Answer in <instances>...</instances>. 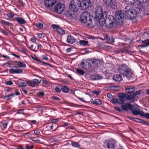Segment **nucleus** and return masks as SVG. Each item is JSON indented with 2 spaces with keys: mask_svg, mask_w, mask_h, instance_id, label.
Masks as SVG:
<instances>
[{
  "mask_svg": "<svg viewBox=\"0 0 149 149\" xmlns=\"http://www.w3.org/2000/svg\"><path fill=\"white\" fill-rule=\"evenodd\" d=\"M142 6L141 5L135 4L133 10L130 8L129 6H126L125 9V15L127 18L130 19H134L137 15L141 11Z\"/></svg>",
  "mask_w": 149,
  "mask_h": 149,
  "instance_id": "nucleus-1",
  "label": "nucleus"
},
{
  "mask_svg": "<svg viewBox=\"0 0 149 149\" xmlns=\"http://www.w3.org/2000/svg\"><path fill=\"white\" fill-rule=\"evenodd\" d=\"M102 9L100 7H98L95 11V19L99 21V23L101 26H103L106 24L105 19L104 17L106 16L107 12L105 11L102 13Z\"/></svg>",
  "mask_w": 149,
  "mask_h": 149,
  "instance_id": "nucleus-2",
  "label": "nucleus"
},
{
  "mask_svg": "<svg viewBox=\"0 0 149 149\" xmlns=\"http://www.w3.org/2000/svg\"><path fill=\"white\" fill-rule=\"evenodd\" d=\"M83 1L81 3L80 0H72L70 3L69 8L70 11L68 13V15L71 16L72 13V12H77L80 8L81 10H83L82 6L84 4Z\"/></svg>",
  "mask_w": 149,
  "mask_h": 149,
  "instance_id": "nucleus-3",
  "label": "nucleus"
},
{
  "mask_svg": "<svg viewBox=\"0 0 149 149\" xmlns=\"http://www.w3.org/2000/svg\"><path fill=\"white\" fill-rule=\"evenodd\" d=\"M118 72L123 76L127 78L132 77L133 72L131 69L125 64H123L120 65L118 68Z\"/></svg>",
  "mask_w": 149,
  "mask_h": 149,
  "instance_id": "nucleus-4",
  "label": "nucleus"
},
{
  "mask_svg": "<svg viewBox=\"0 0 149 149\" xmlns=\"http://www.w3.org/2000/svg\"><path fill=\"white\" fill-rule=\"evenodd\" d=\"M92 18L90 13L88 11H84V24H85L84 26L88 28H93Z\"/></svg>",
  "mask_w": 149,
  "mask_h": 149,
  "instance_id": "nucleus-5",
  "label": "nucleus"
},
{
  "mask_svg": "<svg viewBox=\"0 0 149 149\" xmlns=\"http://www.w3.org/2000/svg\"><path fill=\"white\" fill-rule=\"evenodd\" d=\"M125 89L126 99L130 100V99H132L133 97L132 95L136 90L135 87L133 86H128L125 87Z\"/></svg>",
  "mask_w": 149,
  "mask_h": 149,
  "instance_id": "nucleus-6",
  "label": "nucleus"
},
{
  "mask_svg": "<svg viewBox=\"0 0 149 149\" xmlns=\"http://www.w3.org/2000/svg\"><path fill=\"white\" fill-rule=\"evenodd\" d=\"M124 14L121 10H118L115 13V19L116 22L119 24H122L123 22V18Z\"/></svg>",
  "mask_w": 149,
  "mask_h": 149,
  "instance_id": "nucleus-7",
  "label": "nucleus"
},
{
  "mask_svg": "<svg viewBox=\"0 0 149 149\" xmlns=\"http://www.w3.org/2000/svg\"><path fill=\"white\" fill-rule=\"evenodd\" d=\"M107 14L106 17H104L106 21V24L105 25L107 27L109 28H111L113 26L114 18L113 16L111 15L107 16Z\"/></svg>",
  "mask_w": 149,
  "mask_h": 149,
  "instance_id": "nucleus-8",
  "label": "nucleus"
},
{
  "mask_svg": "<svg viewBox=\"0 0 149 149\" xmlns=\"http://www.w3.org/2000/svg\"><path fill=\"white\" fill-rule=\"evenodd\" d=\"M116 144L114 140L110 139L105 141L104 146L106 149H113L115 148Z\"/></svg>",
  "mask_w": 149,
  "mask_h": 149,
  "instance_id": "nucleus-9",
  "label": "nucleus"
},
{
  "mask_svg": "<svg viewBox=\"0 0 149 149\" xmlns=\"http://www.w3.org/2000/svg\"><path fill=\"white\" fill-rule=\"evenodd\" d=\"M65 5L64 4L59 3L55 7V10L58 13L61 14L64 11Z\"/></svg>",
  "mask_w": 149,
  "mask_h": 149,
  "instance_id": "nucleus-10",
  "label": "nucleus"
},
{
  "mask_svg": "<svg viewBox=\"0 0 149 149\" xmlns=\"http://www.w3.org/2000/svg\"><path fill=\"white\" fill-rule=\"evenodd\" d=\"M52 27L53 28L54 31H56L59 34L61 35L65 34V31L62 28L58 26L57 25L53 24L52 25Z\"/></svg>",
  "mask_w": 149,
  "mask_h": 149,
  "instance_id": "nucleus-11",
  "label": "nucleus"
},
{
  "mask_svg": "<svg viewBox=\"0 0 149 149\" xmlns=\"http://www.w3.org/2000/svg\"><path fill=\"white\" fill-rule=\"evenodd\" d=\"M40 80H38L36 79H34L32 81H29L27 82V84L30 86H35L36 85L41 82Z\"/></svg>",
  "mask_w": 149,
  "mask_h": 149,
  "instance_id": "nucleus-12",
  "label": "nucleus"
},
{
  "mask_svg": "<svg viewBox=\"0 0 149 149\" xmlns=\"http://www.w3.org/2000/svg\"><path fill=\"white\" fill-rule=\"evenodd\" d=\"M118 96L119 97V100L118 104H122L124 102L125 99L126 97V95L124 93H119Z\"/></svg>",
  "mask_w": 149,
  "mask_h": 149,
  "instance_id": "nucleus-13",
  "label": "nucleus"
},
{
  "mask_svg": "<svg viewBox=\"0 0 149 149\" xmlns=\"http://www.w3.org/2000/svg\"><path fill=\"white\" fill-rule=\"evenodd\" d=\"M121 106L123 110L126 111H128V109L130 110H131L133 107L132 105L129 103L124 104H122Z\"/></svg>",
  "mask_w": 149,
  "mask_h": 149,
  "instance_id": "nucleus-14",
  "label": "nucleus"
},
{
  "mask_svg": "<svg viewBox=\"0 0 149 149\" xmlns=\"http://www.w3.org/2000/svg\"><path fill=\"white\" fill-rule=\"evenodd\" d=\"M56 0H45V4L47 7L52 6L56 2Z\"/></svg>",
  "mask_w": 149,
  "mask_h": 149,
  "instance_id": "nucleus-15",
  "label": "nucleus"
},
{
  "mask_svg": "<svg viewBox=\"0 0 149 149\" xmlns=\"http://www.w3.org/2000/svg\"><path fill=\"white\" fill-rule=\"evenodd\" d=\"M130 110H131L132 113L135 115H139L142 116H144V112L141 110H136L133 109H132Z\"/></svg>",
  "mask_w": 149,
  "mask_h": 149,
  "instance_id": "nucleus-16",
  "label": "nucleus"
},
{
  "mask_svg": "<svg viewBox=\"0 0 149 149\" xmlns=\"http://www.w3.org/2000/svg\"><path fill=\"white\" fill-rule=\"evenodd\" d=\"M103 2L105 3L106 6H110L111 7L115 6L116 4V3L113 1L112 0H103Z\"/></svg>",
  "mask_w": 149,
  "mask_h": 149,
  "instance_id": "nucleus-17",
  "label": "nucleus"
},
{
  "mask_svg": "<svg viewBox=\"0 0 149 149\" xmlns=\"http://www.w3.org/2000/svg\"><path fill=\"white\" fill-rule=\"evenodd\" d=\"M90 78L91 80H93L100 79L102 78V76L99 74H97L91 75H90Z\"/></svg>",
  "mask_w": 149,
  "mask_h": 149,
  "instance_id": "nucleus-18",
  "label": "nucleus"
},
{
  "mask_svg": "<svg viewBox=\"0 0 149 149\" xmlns=\"http://www.w3.org/2000/svg\"><path fill=\"white\" fill-rule=\"evenodd\" d=\"M128 117L130 119L134 121L141 123L143 124H145L146 123L145 122V121L144 120H143L140 119H138L136 118L132 117L130 116H128Z\"/></svg>",
  "mask_w": 149,
  "mask_h": 149,
  "instance_id": "nucleus-19",
  "label": "nucleus"
},
{
  "mask_svg": "<svg viewBox=\"0 0 149 149\" xmlns=\"http://www.w3.org/2000/svg\"><path fill=\"white\" fill-rule=\"evenodd\" d=\"M138 42L143 43V44L141 45L142 47H146L149 46V40H147L144 41H141V40H137Z\"/></svg>",
  "mask_w": 149,
  "mask_h": 149,
  "instance_id": "nucleus-20",
  "label": "nucleus"
},
{
  "mask_svg": "<svg viewBox=\"0 0 149 149\" xmlns=\"http://www.w3.org/2000/svg\"><path fill=\"white\" fill-rule=\"evenodd\" d=\"M113 78L114 80L117 82H120L123 80V78L120 74L115 75L113 76Z\"/></svg>",
  "mask_w": 149,
  "mask_h": 149,
  "instance_id": "nucleus-21",
  "label": "nucleus"
},
{
  "mask_svg": "<svg viewBox=\"0 0 149 149\" xmlns=\"http://www.w3.org/2000/svg\"><path fill=\"white\" fill-rule=\"evenodd\" d=\"M67 41L69 43L72 44L75 42V40L73 37L70 35L67 37Z\"/></svg>",
  "mask_w": 149,
  "mask_h": 149,
  "instance_id": "nucleus-22",
  "label": "nucleus"
},
{
  "mask_svg": "<svg viewBox=\"0 0 149 149\" xmlns=\"http://www.w3.org/2000/svg\"><path fill=\"white\" fill-rule=\"evenodd\" d=\"M85 66L86 68H89L91 66L92 59H89L85 61Z\"/></svg>",
  "mask_w": 149,
  "mask_h": 149,
  "instance_id": "nucleus-23",
  "label": "nucleus"
},
{
  "mask_svg": "<svg viewBox=\"0 0 149 149\" xmlns=\"http://www.w3.org/2000/svg\"><path fill=\"white\" fill-rule=\"evenodd\" d=\"M91 103L94 104L96 105L100 104L102 103V101L99 99H96L94 100H91Z\"/></svg>",
  "mask_w": 149,
  "mask_h": 149,
  "instance_id": "nucleus-24",
  "label": "nucleus"
},
{
  "mask_svg": "<svg viewBox=\"0 0 149 149\" xmlns=\"http://www.w3.org/2000/svg\"><path fill=\"white\" fill-rule=\"evenodd\" d=\"M91 4L90 0H84V7L85 9L88 8Z\"/></svg>",
  "mask_w": 149,
  "mask_h": 149,
  "instance_id": "nucleus-25",
  "label": "nucleus"
},
{
  "mask_svg": "<svg viewBox=\"0 0 149 149\" xmlns=\"http://www.w3.org/2000/svg\"><path fill=\"white\" fill-rule=\"evenodd\" d=\"M16 20L19 24H24L26 23L25 20L21 18L17 17L16 18Z\"/></svg>",
  "mask_w": 149,
  "mask_h": 149,
  "instance_id": "nucleus-26",
  "label": "nucleus"
},
{
  "mask_svg": "<svg viewBox=\"0 0 149 149\" xmlns=\"http://www.w3.org/2000/svg\"><path fill=\"white\" fill-rule=\"evenodd\" d=\"M141 90H139L136 91L135 92H134L133 95H132V96H133V97L132 99H130V100H133L135 99V96L138 95L141 93Z\"/></svg>",
  "mask_w": 149,
  "mask_h": 149,
  "instance_id": "nucleus-27",
  "label": "nucleus"
},
{
  "mask_svg": "<svg viewBox=\"0 0 149 149\" xmlns=\"http://www.w3.org/2000/svg\"><path fill=\"white\" fill-rule=\"evenodd\" d=\"M99 62V61L97 60H92V63L93 64V66L95 68H97L98 67Z\"/></svg>",
  "mask_w": 149,
  "mask_h": 149,
  "instance_id": "nucleus-28",
  "label": "nucleus"
},
{
  "mask_svg": "<svg viewBox=\"0 0 149 149\" xmlns=\"http://www.w3.org/2000/svg\"><path fill=\"white\" fill-rule=\"evenodd\" d=\"M77 73L78 75H83L84 74V71L83 70L77 68L76 69Z\"/></svg>",
  "mask_w": 149,
  "mask_h": 149,
  "instance_id": "nucleus-29",
  "label": "nucleus"
},
{
  "mask_svg": "<svg viewBox=\"0 0 149 149\" xmlns=\"http://www.w3.org/2000/svg\"><path fill=\"white\" fill-rule=\"evenodd\" d=\"M17 63L18 65L20 68H25L26 67L25 64L21 61H19L18 62H17Z\"/></svg>",
  "mask_w": 149,
  "mask_h": 149,
  "instance_id": "nucleus-30",
  "label": "nucleus"
},
{
  "mask_svg": "<svg viewBox=\"0 0 149 149\" xmlns=\"http://www.w3.org/2000/svg\"><path fill=\"white\" fill-rule=\"evenodd\" d=\"M136 0H125L127 4H134L136 2Z\"/></svg>",
  "mask_w": 149,
  "mask_h": 149,
  "instance_id": "nucleus-31",
  "label": "nucleus"
},
{
  "mask_svg": "<svg viewBox=\"0 0 149 149\" xmlns=\"http://www.w3.org/2000/svg\"><path fill=\"white\" fill-rule=\"evenodd\" d=\"M71 144L73 147H77L78 148H80L79 145L77 142L72 141L71 142Z\"/></svg>",
  "mask_w": 149,
  "mask_h": 149,
  "instance_id": "nucleus-32",
  "label": "nucleus"
},
{
  "mask_svg": "<svg viewBox=\"0 0 149 149\" xmlns=\"http://www.w3.org/2000/svg\"><path fill=\"white\" fill-rule=\"evenodd\" d=\"M62 91L64 93H67L68 92V87L66 86H63L61 88Z\"/></svg>",
  "mask_w": 149,
  "mask_h": 149,
  "instance_id": "nucleus-33",
  "label": "nucleus"
},
{
  "mask_svg": "<svg viewBox=\"0 0 149 149\" xmlns=\"http://www.w3.org/2000/svg\"><path fill=\"white\" fill-rule=\"evenodd\" d=\"M40 138L39 136H37L36 137H32V140L34 141L38 142L40 141V140L39 139Z\"/></svg>",
  "mask_w": 149,
  "mask_h": 149,
  "instance_id": "nucleus-34",
  "label": "nucleus"
},
{
  "mask_svg": "<svg viewBox=\"0 0 149 149\" xmlns=\"http://www.w3.org/2000/svg\"><path fill=\"white\" fill-rule=\"evenodd\" d=\"M32 58L34 60L38 61V62H41V61L38 59L37 57L35 55H33L31 56Z\"/></svg>",
  "mask_w": 149,
  "mask_h": 149,
  "instance_id": "nucleus-35",
  "label": "nucleus"
},
{
  "mask_svg": "<svg viewBox=\"0 0 149 149\" xmlns=\"http://www.w3.org/2000/svg\"><path fill=\"white\" fill-rule=\"evenodd\" d=\"M86 38H88L90 39H92L94 37L92 36H89L87 34L84 33V39H86Z\"/></svg>",
  "mask_w": 149,
  "mask_h": 149,
  "instance_id": "nucleus-36",
  "label": "nucleus"
},
{
  "mask_svg": "<svg viewBox=\"0 0 149 149\" xmlns=\"http://www.w3.org/2000/svg\"><path fill=\"white\" fill-rule=\"evenodd\" d=\"M84 12H83L82 13V15H81L80 19V21L82 23H84V16H83V13Z\"/></svg>",
  "mask_w": 149,
  "mask_h": 149,
  "instance_id": "nucleus-37",
  "label": "nucleus"
},
{
  "mask_svg": "<svg viewBox=\"0 0 149 149\" xmlns=\"http://www.w3.org/2000/svg\"><path fill=\"white\" fill-rule=\"evenodd\" d=\"M27 84L26 83L21 82L19 84V86L22 87H25L26 86Z\"/></svg>",
  "mask_w": 149,
  "mask_h": 149,
  "instance_id": "nucleus-38",
  "label": "nucleus"
},
{
  "mask_svg": "<svg viewBox=\"0 0 149 149\" xmlns=\"http://www.w3.org/2000/svg\"><path fill=\"white\" fill-rule=\"evenodd\" d=\"M36 26L38 28H41L43 27V24L42 23H38L36 24Z\"/></svg>",
  "mask_w": 149,
  "mask_h": 149,
  "instance_id": "nucleus-39",
  "label": "nucleus"
},
{
  "mask_svg": "<svg viewBox=\"0 0 149 149\" xmlns=\"http://www.w3.org/2000/svg\"><path fill=\"white\" fill-rule=\"evenodd\" d=\"M22 72V70L20 69L15 70V73H21Z\"/></svg>",
  "mask_w": 149,
  "mask_h": 149,
  "instance_id": "nucleus-40",
  "label": "nucleus"
},
{
  "mask_svg": "<svg viewBox=\"0 0 149 149\" xmlns=\"http://www.w3.org/2000/svg\"><path fill=\"white\" fill-rule=\"evenodd\" d=\"M137 1H139L140 3H146L148 0H137Z\"/></svg>",
  "mask_w": 149,
  "mask_h": 149,
  "instance_id": "nucleus-41",
  "label": "nucleus"
},
{
  "mask_svg": "<svg viewBox=\"0 0 149 149\" xmlns=\"http://www.w3.org/2000/svg\"><path fill=\"white\" fill-rule=\"evenodd\" d=\"M6 15L8 17L11 18L14 17V15L13 13H9L7 14Z\"/></svg>",
  "mask_w": 149,
  "mask_h": 149,
  "instance_id": "nucleus-42",
  "label": "nucleus"
},
{
  "mask_svg": "<svg viewBox=\"0 0 149 149\" xmlns=\"http://www.w3.org/2000/svg\"><path fill=\"white\" fill-rule=\"evenodd\" d=\"M112 102L114 103H118V104L119 101H118V100L116 99H113L111 100Z\"/></svg>",
  "mask_w": 149,
  "mask_h": 149,
  "instance_id": "nucleus-43",
  "label": "nucleus"
},
{
  "mask_svg": "<svg viewBox=\"0 0 149 149\" xmlns=\"http://www.w3.org/2000/svg\"><path fill=\"white\" fill-rule=\"evenodd\" d=\"M114 109L116 111H118L120 112H122L123 111V110L122 109H120L117 107H115Z\"/></svg>",
  "mask_w": 149,
  "mask_h": 149,
  "instance_id": "nucleus-44",
  "label": "nucleus"
},
{
  "mask_svg": "<svg viewBox=\"0 0 149 149\" xmlns=\"http://www.w3.org/2000/svg\"><path fill=\"white\" fill-rule=\"evenodd\" d=\"M42 58L45 60H48V58L47 56L46 55H43L41 56Z\"/></svg>",
  "mask_w": 149,
  "mask_h": 149,
  "instance_id": "nucleus-45",
  "label": "nucleus"
},
{
  "mask_svg": "<svg viewBox=\"0 0 149 149\" xmlns=\"http://www.w3.org/2000/svg\"><path fill=\"white\" fill-rule=\"evenodd\" d=\"M33 147V145H32L31 146H29L28 145H26V149H32Z\"/></svg>",
  "mask_w": 149,
  "mask_h": 149,
  "instance_id": "nucleus-46",
  "label": "nucleus"
},
{
  "mask_svg": "<svg viewBox=\"0 0 149 149\" xmlns=\"http://www.w3.org/2000/svg\"><path fill=\"white\" fill-rule=\"evenodd\" d=\"M9 72L11 73H15V70L13 69H10Z\"/></svg>",
  "mask_w": 149,
  "mask_h": 149,
  "instance_id": "nucleus-47",
  "label": "nucleus"
},
{
  "mask_svg": "<svg viewBox=\"0 0 149 149\" xmlns=\"http://www.w3.org/2000/svg\"><path fill=\"white\" fill-rule=\"evenodd\" d=\"M38 95L40 97H42L44 95V93L42 92H40L38 93Z\"/></svg>",
  "mask_w": 149,
  "mask_h": 149,
  "instance_id": "nucleus-48",
  "label": "nucleus"
},
{
  "mask_svg": "<svg viewBox=\"0 0 149 149\" xmlns=\"http://www.w3.org/2000/svg\"><path fill=\"white\" fill-rule=\"evenodd\" d=\"M5 84L8 85H11L12 84L13 82L10 81H7L6 82Z\"/></svg>",
  "mask_w": 149,
  "mask_h": 149,
  "instance_id": "nucleus-49",
  "label": "nucleus"
},
{
  "mask_svg": "<svg viewBox=\"0 0 149 149\" xmlns=\"http://www.w3.org/2000/svg\"><path fill=\"white\" fill-rule=\"evenodd\" d=\"M58 119H53L51 120V122L53 123H55L56 122H57L58 121Z\"/></svg>",
  "mask_w": 149,
  "mask_h": 149,
  "instance_id": "nucleus-50",
  "label": "nucleus"
},
{
  "mask_svg": "<svg viewBox=\"0 0 149 149\" xmlns=\"http://www.w3.org/2000/svg\"><path fill=\"white\" fill-rule=\"evenodd\" d=\"M125 52V51L124 49L122 50H118L116 51L117 53H119L121 52V54L124 53Z\"/></svg>",
  "mask_w": 149,
  "mask_h": 149,
  "instance_id": "nucleus-51",
  "label": "nucleus"
},
{
  "mask_svg": "<svg viewBox=\"0 0 149 149\" xmlns=\"http://www.w3.org/2000/svg\"><path fill=\"white\" fill-rule=\"evenodd\" d=\"M40 130H36L34 132V134L36 135H38L40 133Z\"/></svg>",
  "mask_w": 149,
  "mask_h": 149,
  "instance_id": "nucleus-52",
  "label": "nucleus"
},
{
  "mask_svg": "<svg viewBox=\"0 0 149 149\" xmlns=\"http://www.w3.org/2000/svg\"><path fill=\"white\" fill-rule=\"evenodd\" d=\"M52 98L54 100H60V99H59L58 97H56L55 96H53L52 97Z\"/></svg>",
  "mask_w": 149,
  "mask_h": 149,
  "instance_id": "nucleus-53",
  "label": "nucleus"
},
{
  "mask_svg": "<svg viewBox=\"0 0 149 149\" xmlns=\"http://www.w3.org/2000/svg\"><path fill=\"white\" fill-rule=\"evenodd\" d=\"M84 62L83 61H82L81 63L79 65V66L81 67L82 68L84 67Z\"/></svg>",
  "mask_w": 149,
  "mask_h": 149,
  "instance_id": "nucleus-54",
  "label": "nucleus"
},
{
  "mask_svg": "<svg viewBox=\"0 0 149 149\" xmlns=\"http://www.w3.org/2000/svg\"><path fill=\"white\" fill-rule=\"evenodd\" d=\"M8 124V123H2V125L3 127V128L4 129L6 127Z\"/></svg>",
  "mask_w": 149,
  "mask_h": 149,
  "instance_id": "nucleus-55",
  "label": "nucleus"
},
{
  "mask_svg": "<svg viewBox=\"0 0 149 149\" xmlns=\"http://www.w3.org/2000/svg\"><path fill=\"white\" fill-rule=\"evenodd\" d=\"M147 118L149 119V113H146L145 114L144 113V116Z\"/></svg>",
  "mask_w": 149,
  "mask_h": 149,
  "instance_id": "nucleus-56",
  "label": "nucleus"
},
{
  "mask_svg": "<svg viewBox=\"0 0 149 149\" xmlns=\"http://www.w3.org/2000/svg\"><path fill=\"white\" fill-rule=\"evenodd\" d=\"M23 109H20L18 111L17 113L19 114H23L24 113H23Z\"/></svg>",
  "mask_w": 149,
  "mask_h": 149,
  "instance_id": "nucleus-57",
  "label": "nucleus"
},
{
  "mask_svg": "<svg viewBox=\"0 0 149 149\" xmlns=\"http://www.w3.org/2000/svg\"><path fill=\"white\" fill-rule=\"evenodd\" d=\"M108 40L110 41L111 42H113L114 41V39L112 37H111V38H109V39Z\"/></svg>",
  "mask_w": 149,
  "mask_h": 149,
  "instance_id": "nucleus-58",
  "label": "nucleus"
},
{
  "mask_svg": "<svg viewBox=\"0 0 149 149\" xmlns=\"http://www.w3.org/2000/svg\"><path fill=\"white\" fill-rule=\"evenodd\" d=\"M72 50V48H68L66 49V52H70Z\"/></svg>",
  "mask_w": 149,
  "mask_h": 149,
  "instance_id": "nucleus-59",
  "label": "nucleus"
},
{
  "mask_svg": "<svg viewBox=\"0 0 149 149\" xmlns=\"http://www.w3.org/2000/svg\"><path fill=\"white\" fill-rule=\"evenodd\" d=\"M55 91L56 92L59 93L61 91V90L58 87H56L55 88Z\"/></svg>",
  "mask_w": 149,
  "mask_h": 149,
  "instance_id": "nucleus-60",
  "label": "nucleus"
},
{
  "mask_svg": "<svg viewBox=\"0 0 149 149\" xmlns=\"http://www.w3.org/2000/svg\"><path fill=\"white\" fill-rule=\"evenodd\" d=\"M42 82L44 84H48L49 83V82L46 80H42Z\"/></svg>",
  "mask_w": 149,
  "mask_h": 149,
  "instance_id": "nucleus-61",
  "label": "nucleus"
},
{
  "mask_svg": "<svg viewBox=\"0 0 149 149\" xmlns=\"http://www.w3.org/2000/svg\"><path fill=\"white\" fill-rule=\"evenodd\" d=\"M2 32L5 35H8V33L7 31H5L3 30H2Z\"/></svg>",
  "mask_w": 149,
  "mask_h": 149,
  "instance_id": "nucleus-62",
  "label": "nucleus"
},
{
  "mask_svg": "<svg viewBox=\"0 0 149 149\" xmlns=\"http://www.w3.org/2000/svg\"><path fill=\"white\" fill-rule=\"evenodd\" d=\"M104 39L107 40H109V37L107 35H105L104 36Z\"/></svg>",
  "mask_w": 149,
  "mask_h": 149,
  "instance_id": "nucleus-63",
  "label": "nucleus"
},
{
  "mask_svg": "<svg viewBox=\"0 0 149 149\" xmlns=\"http://www.w3.org/2000/svg\"><path fill=\"white\" fill-rule=\"evenodd\" d=\"M5 97L7 100H9L10 98H11V97L10 95V94L9 95L6 96Z\"/></svg>",
  "mask_w": 149,
  "mask_h": 149,
  "instance_id": "nucleus-64",
  "label": "nucleus"
}]
</instances>
